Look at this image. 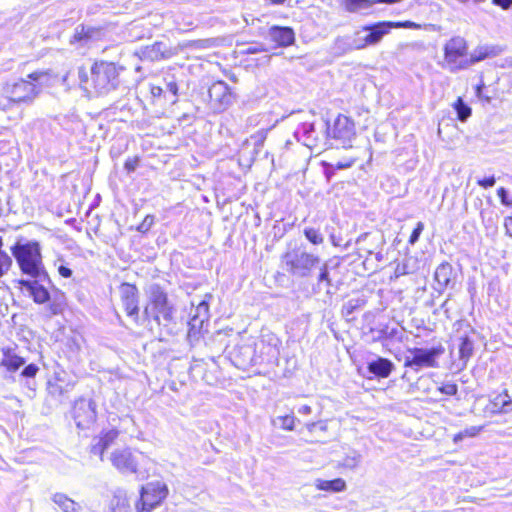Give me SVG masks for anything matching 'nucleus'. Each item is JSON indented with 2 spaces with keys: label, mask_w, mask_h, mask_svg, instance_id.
Masks as SVG:
<instances>
[{
  "label": "nucleus",
  "mask_w": 512,
  "mask_h": 512,
  "mask_svg": "<svg viewBox=\"0 0 512 512\" xmlns=\"http://www.w3.org/2000/svg\"><path fill=\"white\" fill-rule=\"evenodd\" d=\"M325 128L327 135L339 141L344 148L351 147L350 143L356 132L354 122L349 117L340 114L334 120L332 126L326 122Z\"/></svg>",
  "instance_id": "nucleus-9"
},
{
  "label": "nucleus",
  "mask_w": 512,
  "mask_h": 512,
  "mask_svg": "<svg viewBox=\"0 0 512 512\" xmlns=\"http://www.w3.org/2000/svg\"><path fill=\"white\" fill-rule=\"evenodd\" d=\"M493 3L503 9H508L512 5V0H493Z\"/></svg>",
  "instance_id": "nucleus-59"
},
{
  "label": "nucleus",
  "mask_w": 512,
  "mask_h": 512,
  "mask_svg": "<svg viewBox=\"0 0 512 512\" xmlns=\"http://www.w3.org/2000/svg\"><path fill=\"white\" fill-rule=\"evenodd\" d=\"M210 100L218 104L220 107H225L231 102L232 94L228 84L224 81H216L209 88Z\"/></svg>",
  "instance_id": "nucleus-18"
},
{
  "label": "nucleus",
  "mask_w": 512,
  "mask_h": 512,
  "mask_svg": "<svg viewBox=\"0 0 512 512\" xmlns=\"http://www.w3.org/2000/svg\"><path fill=\"white\" fill-rule=\"evenodd\" d=\"M490 52L487 47H479L474 50L473 53L468 55L469 67L486 59L489 56Z\"/></svg>",
  "instance_id": "nucleus-37"
},
{
  "label": "nucleus",
  "mask_w": 512,
  "mask_h": 512,
  "mask_svg": "<svg viewBox=\"0 0 512 512\" xmlns=\"http://www.w3.org/2000/svg\"><path fill=\"white\" fill-rule=\"evenodd\" d=\"M399 0H374V4L377 3H386V4H393L398 2Z\"/></svg>",
  "instance_id": "nucleus-64"
},
{
  "label": "nucleus",
  "mask_w": 512,
  "mask_h": 512,
  "mask_svg": "<svg viewBox=\"0 0 512 512\" xmlns=\"http://www.w3.org/2000/svg\"><path fill=\"white\" fill-rule=\"evenodd\" d=\"M211 298V295L206 294L205 298L198 302L194 310L191 312V318L188 323L191 332H200L204 323L209 320V300Z\"/></svg>",
  "instance_id": "nucleus-15"
},
{
  "label": "nucleus",
  "mask_w": 512,
  "mask_h": 512,
  "mask_svg": "<svg viewBox=\"0 0 512 512\" xmlns=\"http://www.w3.org/2000/svg\"><path fill=\"white\" fill-rule=\"evenodd\" d=\"M26 363L25 359L19 356L15 349L3 347L0 349V371L12 375Z\"/></svg>",
  "instance_id": "nucleus-16"
},
{
  "label": "nucleus",
  "mask_w": 512,
  "mask_h": 512,
  "mask_svg": "<svg viewBox=\"0 0 512 512\" xmlns=\"http://www.w3.org/2000/svg\"><path fill=\"white\" fill-rule=\"evenodd\" d=\"M138 166V158H129L125 161L124 167L127 172H133Z\"/></svg>",
  "instance_id": "nucleus-52"
},
{
  "label": "nucleus",
  "mask_w": 512,
  "mask_h": 512,
  "mask_svg": "<svg viewBox=\"0 0 512 512\" xmlns=\"http://www.w3.org/2000/svg\"><path fill=\"white\" fill-rule=\"evenodd\" d=\"M453 106L460 121L464 122L470 117L471 108L463 101L462 98L459 97Z\"/></svg>",
  "instance_id": "nucleus-34"
},
{
  "label": "nucleus",
  "mask_w": 512,
  "mask_h": 512,
  "mask_svg": "<svg viewBox=\"0 0 512 512\" xmlns=\"http://www.w3.org/2000/svg\"><path fill=\"white\" fill-rule=\"evenodd\" d=\"M72 416L79 429H89L96 421V403L92 399L80 398L75 401Z\"/></svg>",
  "instance_id": "nucleus-11"
},
{
  "label": "nucleus",
  "mask_w": 512,
  "mask_h": 512,
  "mask_svg": "<svg viewBox=\"0 0 512 512\" xmlns=\"http://www.w3.org/2000/svg\"><path fill=\"white\" fill-rule=\"evenodd\" d=\"M269 37L281 47H287L294 43L295 34L290 27L272 26L269 29Z\"/></svg>",
  "instance_id": "nucleus-20"
},
{
  "label": "nucleus",
  "mask_w": 512,
  "mask_h": 512,
  "mask_svg": "<svg viewBox=\"0 0 512 512\" xmlns=\"http://www.w3.org/2000/svg\"><path fill=\"white\" fill-rule=\"evenodd\" d=\"M112 512H132L131 505L128 501L126 494L118 491L111 500Z\"/></svg>",
  "instance_id": "nucleus-31"
},
{
  "label": "nucleus",
  "mask_w": 512,
  "mask_h": 512,
  "mask_svg": "<svg viewBox=\"0 0 512 512\" xmlns=\"http://www.w3.org/2000/svg\"><path fill=\"white\" fill-rule=\"evenodd\" d=\"M11 250L24 274L39 277L40 280H48V274L42 265L40 246L37 242L17 243Z\"/></svg>",
  "instance_id": "nucleus-3"
},
{
  "label": "nucleus",
  "mask_w": 512,
  "mask_h": 512,
  "mask_svg": "<svg viewBox=\"0 0 512 512\" xmlns=\"http://www.w3.org/2000/svg\"><path fill=\"white\" fill-rule=\"evenodd\" d=\"M483 429V426H470L463 431H460L454 436V442H459L466 437H475L477 436Z\"/></svg>",
  "instance_id": "nucleus-38"
},
{
  "label": "nucleus",
  "mask_w": 512,
  "mask_h": 512,
  "mask_svg": "<svg viewBox=\"0 0 512 512\" xmlns=\"http://www.w3.org/2000/svg\"><path fill=\"white\" fill-rule=\"evenodd\" d=\"M395 273H396V276L406 274V273H407V271H406L405 266L400 267V266L398 265V266H397V268H396Z\"/></svg>",
  "instance_id": "nucleus-63"
},
{
  "label": "nucleus",
  "mask_w": 512,
  "mask_h": 512,
  "mask_svg": "<svg viewBox=\"0 0 512 512\" xmlns=\"http://www.w3.org/2000/svg\"><path fill=\"white\" fill-rule=\"evenodd\" d=\"M122 305L128 316L138 317V289L130 283H122L119 287Z\"/></svg>",
  "instance_id": "nucleus-14"
},
{
  "label": "nucleus",
  "mask_w": 512,
  "mask_h": 512,
  "mask_svg": "<svg viewBox=\"0 0 512 512\" xmlns=\"http://www.w3.org/2000/svg\"><path fill=\"white\" fill-rule=\"evenodd\" d=\"M119 435L118 430L116 429H110L108 431H105L101 434V436L98 438V440L102 443L106 449L111 446L114 441L117 439Z\"/></svg>",
  "instance_id": "nucleus-40"
},
{
  "label": "nucleus",
  "mask_w": 512,
  "mask_h": 512,
  "mask_svg": "<svg viewBox=\"0 0 512 512\" xmlns=\"http://www.w3.org/2000/svg\"><path fill=\"white\" fill-rule=\"evenodd\" d=\"M315 486L318 490L342 492L346 489V482L342 478H336L333 480L317 479L315 481Z\"/></svg>",
  "instance_id": "nucleus-29"
},
{
  "label": "nucleus",
  "mask_w": 512,
  "mask_h": 512,
  "mask_svg": "<svg viewBox=\"0 0 512 512\" xmlns=\"http://www.w3.org/2000/svg\"><path fill=\"white\" fill-rule=\"evenodd\" d=\"M391 28V21H383L373 25L364 26L363 31H367L368 34L363 39H355L354 48L363 49L366 46L379 43L381 39L390 32Z\"/></svg>",
  "instance_id": "nucleus-13"
},
{
  "label": "nucleus",
  "mask_w": 512,
  "mask_h": 512,
  "mask_svg": "<svg viewBox=\"0 0 512 512\" xmlns=\"http://www.w3.org/2000/svg\"><path fill=\"white\" fill-rule=\"evenodd\" d=\"M34 280H21L20 284L30 293L36 303L43 304L50 299L45 283L50 284V279L40 280L39 277H33Z\"/></svg>",
  "instance_id": "nucleus-17"
},
{
  "label": "nucleus",
  "mask_w": 512,
  "mask_h": 512,
  "mask_svg": "<svg viewBox=\"0 0 512 512\" xmlns=\"http://www.w3.org/2000/svg\"><path fill=\"white\" fill-rule=\"evenodd\" d=\"M304 235L307 238V240L314 245L322 244L324 241V238L322 234L319 232V230L312 227H306L304 229Z\"/></svg>",
  "instance_id": "nucleus-39"
},
{
  "label": "nucleus",
  "mask_w": 512,
  "mask_h": 512,
  "mask_svg": "<svg viewBox=\"0 0 512 512\" xmlns=\"http://www.w3.org/2000/svg\"><path fill=\"white\" fill-rule=\"evenodd\" d=\"M354 164V160H346V161H338L336 164L333 165L336 169H346L351 167Z\"/></svg>",
  "instance_id": "nucleus-54"
},
{
  "label": "nucleus",
  "mask_w": 512,
  "mask_h": 512,
  "mask_svg": "<svg viewBox=\"0 0 512 512\" xmlns=\"http://www.w3.org/2000/svg\"><path fill=\"white\" fill-rule=\"evenodd\" d=\"M171 56L169 49L162 42H155L140 50V58L148 61H159Z\"/></svg>",
  "instance_id": "nucleus-19"
},
{
  "label": "nucleus",
  "mask_w": 512,
  "mask_h": 512,
  "mask_svg": "<svg viewBox=\"0 0 512 512\" xmlns=\"http://www.w3.org/2000/svg\"><path fill=\"white\" fill-rule=\"evenodd\" d=\"M154 224V216L153 215H147L144 220L139 224L137 227V230L141 233H145L150 230V228Z\"/></svg>",
  "instance_id": "nucleus-45"
},
{
  "label": "nucleus",
  "mask_w": 512,
  "mask_h": 512,
  "mask_svg": "<svg viewBox=\"0 0 512 512\" xmlns=\"http://www.w3.org/2000/svg\"><path fill=\"white\" fill-rule=\"evenodd\" d=\"M37 97V86L27 77L8 81L2 88L0 109L6 111L16 104L30 105Z\"/></svg>",
  "instance_id": "nucleus-2"
},
{
  "label": "nucleus",
  "mask_w": 512,
  "mask_h": 512,
  "mask_svg": "<svg viewBox=\"0 0 512 512\" xmlns=\"http://www.w3.org/2000/svg\"><path fill=\"white\" fill-rule=\"evenodd\" d=\"M408 354L404 357V366L419 372L423 368H437L438 358L445 352L442 344L432 348H410Z\"/></svg>",
  "instance_id": "nucleus-7"
},
{
  "label": "nucleus",
  "mask_w": 512,
  "mask_h": 512,
  "mask_svg": "<svg viewBox=\"0 0 512 512\" xmlns=\"http://www.w3.org/2000/svg\"><path fill=\"white\" fill-rule=\"evenodd\" d=\"M151 93L154 97H160L164 93V88L160 85H152Z\"/></svg>",
  "instance_id": "nucleus-57"
},
{
  "label": "nucleus",
  "mask_w": 512,
  "mask_h": 512,
  "mask_svg": "<svg viewBox=\"0 0 512 512\" xmlns=\"http://www.w3.org/2000/svg\"><path fill=\"white\" fill-rule=\"evenodd\" d=\"M474 344L473 341L468 336L460 337L459 343V359L463 362L465 366L469 361L471 356L473 355Z\"/></svg>",
  "instance_id": "nucleus-32"
},
{
  "label": "nucleus",
  "mask_w": 512,
  "mask_h": 512,
  "mask_svg": "<svg viewBox=\"0 0 512 512\" xmlns=\"http://www.w3.org/2000/svg\"><path fill=\"white\" fill-rule=\"evenodd\" d=\"M101 37V30L91 26L80 25L75 29L73 42H81L87 44L90 41L97 40Z\"/></svg>",
  "instance_id": "nucleus-26"
},
{
  "label": "nucleus",
  "mask_w": 512,
  "mask_h": 512,
  "mask_svg": "<svg viewBox=\"0 0 512 512\" xmlns=\"http://www.w3.org/2000/svg\"><path fill=\"white\" fill-rule=\"evenodd\" d=\"M163 82H164V87H163L164 91L166 90V91L170 92L175 97V100L173 101V102H175L176 98L178 96V85H177L174 75L165 76L163 79Z\"/></svg>",
  "instance_id": "nucleus-42"
},
{
  "label": "nucleus",
  "mask_w": 512,
  "mask_h": 512,
  "mask_svg": "<svg viewBox=\"0 0 512 512\" xmlns=\"http://www.w3.org/2000/svg\"><path fill=\"white\" fill-rule=\"evenodd\" d=\"M491 414L509 413L512 411V400L507 392L495 396L485 408Z\"/></svg>",
  "instance_id": "nucleus-22"
},
{
  "label": "nucleus",
  "mask_w": 512,
  "mask_h": 512,
  "mask_svg": "<svg viewBox=\"0 0 512 512\" xmlns=\"http://www.w3.org/2000/svg\"><path fill=\"white\" fill-rule=\"evenodd\" d=\"M325 285L327 288H330L332 285V280L329 276V270L327 263L322 264L320 267V271L317 278V285L316 287L321 290V286Z\"/></svg>",
  "instance_id": "nucleus-36"
},
{
  "label": "nucleus",
  "mask_w": 512,
  "mask_h": 512,
  "mask_svg": "<svg viewBox=\"0 0 512 512\" xmlns=\"http://www.w3.org/2000/svg\"><path fill=\"white\" fill-rule=\"evenodd\" d=\"M392 24V28H400V27H403V28H412V27H415V23L411 22V21H405V22H391Z\"/></svg>",
  "instance_id": "nucleus-55"
},
{
  "label": "nucleus",
  "mask_w": 512,
  "mask_h": 512,
  "mask_svg": "<svg viewBox=\"0 0 512 512\" xmlns=\"http://www.w3.org/2000/svg\"><path fill=\"white\" fill-rule=\"evenodd\" d=\"M423 230H424L423 222H418L416 224V227L414 228V230L412 231V233L410 235L409 244L414 245L419 240V237Z\"/></svg>",
  "instance_id": "nucleus-46"
},
{
  "label": "nucleus",
  "mask_w": 512,
  "mask_h": 512,
  "mask_svg": "<svg viewBox=\"0 0 512 512\" xmlns=\"http://www.w3.org/2000/svg\"><path fill=\"white\" fill-rule=\"evenodd\" d=\"M369 373L379 378H387L394 369V364L387 358L377 357L367 364Z\"/></svg>",
  "instance_id": "nucleus-21"
},
{
  "label": "nucleus",
  "mask_w": 512,
  "mask_h": 512,
  "mask_svg": "<svg viewBox=\"0 0 512 512\" xmlns=\"http://www.w3.org/2000/svg\"><path fill=\"white\" fill-rule=\"evenodd\" d=\"M27 78L37 86V95L41 93L43 88L53 86L56 76L50 70H37L27 75Z\"/></svg>",
  "instance_id": "nucleus-25"
},
{
  "label": "nucleus",
  "mask_w": 512,
  "mask_h": 512,
  "mask_svg": "<svg viewBox=\"0 0 512 512\" xmlns=\"http://www.w3.org/2000/svg\"><path fill=\"white\" fill-rule=\"evenodd\" d=\"M167 494L166 485L159 481L146 484L141 489L140 500L136 503V512H151L166 498Z\"/></svg>",
  "instance_id": "nucleus-8"
},
{
  "label": "nucleus",
  "mask_w": 512,
  "mask_h": 512,
  "mask_svg": "<svg viewBox=\"0 0 512 512\" xmlns=\"http://www.w3.org/2000/svg\"><path fill=\"white\" fill-rule=\"evenodd\" d=\"M453 268L450 263L443 262L435 270L434 280L436 286L434 289L442 293L450 284Z\"/></svg>",
  "instance_id": "nucleus-23"
},
{
  "label": "nucleus",
  "mask_w": 512,
  "mask_h": 512,
  "mask_svg": "<svg viewBox=\"0 0 512 512\" xmlns=\"http://www.w3.org/2000/svg\"><path fill=\"white\" fill-rule=\"evenodd\" d=\"M312 412V408L309 405H302L298 409V413L301 415H309Z\"/></svg>",
  "instance_id": "nucleus-61"
},
{
  "label": "nucleus",
  "mask_w": 512,
  "mask_h": 512,
  "mask_svg": "<svg viewBox=\"0 0 512 512\" xmlns=\"http://www.w3.org/2000/svg\"><path fill=\"white\" fill-rule=\"evenodd\" d=\"M306 428L308 432L313 433L317 428H319L321 431H326L327 425L324 421L311 422L306 424Z\"/></svg>",
  "instance_id": "nucleus-48"
},
{
  "label": "nucleus",
  "mask_w": 512,
  "mask_h": 512,
  "mask_svg": "<svg viewBox=\"0 0 512 512\" xmlns=\"http://www.w3.org/2000/svg\"><path fill=\"white\" fill-rule=\"evenodd\" d=\"M374 5V0H344L343 6L350 13L367 12Z\"/></svg>",
  "instance_id": "nucleus-30"
},
{
  "label": "nucleus",
  "mask_w": 512,
  "mask_h": 512,
  "mask_svg": "<svg viewBox=\"0 0 512 512\" xmlns=\"http://www.w3.org/2000/svg\"><path fill=\"white\" fill-rule=\"evenodd\" d=\"M496 179L494 176L486 177L483 179H479L477 184L485 189L493 187L495 185Z\"/></svg>",
  "instance_id": "nucleus-50"
},
{
  "label": "nucleus",
  "mask_w": 512,
  "mask_h": 512,
  "mask_svg": "<svg viewBox=\"0 0 512 512\" xmlns=\"http://www.w3.org/2000/svg\"><path fill=\"white\" fill-rule=\"evenodd\" d=\"M294 135L298 141H302L303 144L309 148H313L317 145L318 137L313 123H302L295 130Z\"/></svg>",
  "instance_id": "nucleus-24"
},
{
  "label": "nucleus",
  "mask_w": 512,
  "mask_h": 512,
  "mask_svg": "<svg viewBox=\"0 0 512 512\" xmlns=\"http://www.w3.org/2000/svg\"><path fill=\"white\" fill-rule=\"evenodd\" d=\"M444 67L452 73L469 68L467 41L461 36L449 39L443 48Z\"/></svg>",
  "instance_id": "nucleus-6"
},
{
  "label": "nucleus",
  "mask_w": 512,
  "mask_h": 512,
  "mask_svg": "<svg viewBox=\"0 0 512 512\" xmlns=\"http://www.w3.org/2000/svg\"><path fill=\"white\" fill-rule=\"evenodd\" d=\"M123 67L105 60L95 61L90 70L81 66L78 68L80 88L90 94L107 95L120 85V73Z\"/></svg>",
  "instance_id": "nucleus-1"
},
{
  "label": "nucleus",
  "mask_w": 512,
  "mask_h": 512,
  "mask_svg": "<svg viewBox=\"0 0 512 512\" xmlns=\"http://www.w3.org/2000/svg\"><path fill=\"white\" fill-rule=\"evenodd\" d=\"M439 391L448 396H454L457 394L458 387L454 383H445L439 387Z\"/></svg>",
  "instance_id": "nucleus-47"
},
{
  "label": "nucleus",
  "mask_w": 512,
  "mask_h": 512,
  "mask_svg": "<svg viewBox=\"0 0 512 512\" xmlns=\"http://www.w3.org/2000/svg\"><path fill=\"white\" fill-rule=\"evenodd\" d=\"M273 422L279 424L284 430L292 431L295 426V417L293 415L278 416Z\"/></svg>",
  "instance_id": "nucleus-41"
},
{
  "label": "nucleus",
  "mask_w": 512,
  "mask_h": 512,
  "mask_svg": "<svg viewBox=\"0 0 512 512\" xmlns=\"http://www.w3.org/2000/svg\"><path fill=\"white\" fill-rule=\"evenodd\" d=\"M145 313L151 315L158 325L168 326L174 320L175 308L168 301L166 292L158 284L149 287V305Z\"/></svg>",
  "instance_id": "nucleus-5"
},
{
  "label": "nucleus",
  "mask_w": 512,
  "mask_h": 512,
  "mask_svg": "<svg viewBox=\"0 0 512 512\" xmlns=\"http://www.w3.org/2000/svg\"><path fill=\"white\" fill-rule=\"evenodd\" d=\"M142 453L130 448L115 449L110 455L112 465L121 473H136Z\"/></svg>",
  "instance_id": "nucleus-12"
},
{
  "label": "nucleus",
  "mask_w": 512,
  "mask_h": 512,
  "mask_svg": "<svg viewBox=\"0 0 512 512\" xmlns=\"http://www.w3.org/2000/svg\"><path fill=\"white\" fill-rule=\"evenodd\" d=\"M53 502L63 512H80L81 505L63 493H55Z\"/></svg>",
  "instance_id": "nucleus-27"
},
{
  "label": "nucleus",
  "mask_w": 512,
  "mask_h": 512,
  "mask_svg": "<svg viewBox=\"0 0 512 512\" xmlns=\"http://www.w3.org/2000/svg\"><path fill=\"white\" fill-rule=\"evenodd\" d=\"M497 195L499 196L500 200H501V203L503 205H506L508 206L510 203L507 201V191L505 188L503 187H500L498 190H497Z\"/></svg>",
  "instance_id": "nucleus-53"
},
{
  "label": "nucleus",
  "mask_w": 512,
  "mask_h": 512,
  "mask_svg": "<svg viewBox=\"0 0 512 512\" xmlns=\"http://www.w3.org/2000/svg\"><path fill=\"white\" fill-rule=\"evenodd\" d=\"M362 299H350L342 307V314L344 316H350L356 309L363 305Z\"/></svg>",
  "instance_id": "nucleus-43"
},
{
  "label": "nucleus",
  "mask_w": 512,
  "mask_h": 512,
  "mask_svg": "<svg viewBox=\"0 0 512 512\" xmlns=\"http://www.w3.org/2000/svg\"><path fill=\"white\" fill-rule=\"evenodd\" d=\"M279 340L274 336H267V339L263 337L259 343L256 344V350L252 353L250 347L245 349L250 356V363L258 364L262 362L272 363L278 360L279 357Z\"/></svg>",
  "instance_id": "nucleus-10"
},
{
  "label": "nucleus",
  "mask_w": 512,
  "mask_h": 512,
  "mask_svg": "<svg viewBox=\"0 0 512 512\" xmlns=\"http://www.w3.org/2000/svg\"><path fill=\"white\" fill-rule=\"evenodd\" d=\"M105 450L106 447H104L98 439L97 442L91 447V453L94 455H99L101 460H103V454Z\"/></svg>",
  "instance_id": "nucleus-49"
},
{
  "label": "nucleus",
  "mask_w": 512,
  "mask_h": 512,
  "mask_svg": "<svg viewBox=\"0 0 512 512\" xmlns=\"http://www.w3.org/2000/svg\"><path fill=\"white\" fill-rule=\"evenodd\" d=\"M3 239L0 237V277L5 275L12 265L11 257L2 249Z\"/></svg>",
  "instance_id": "nucleus-35"
},
{
  "label": "nucleus",
  "mask_w": 512,
  "mask_h": 512,
  "mask_svg": "<svg viewBox=\"0 0 512 512\" xmlns=\"http://www.w3.org/2000/svg\"><path fill=\"white\" fill-rule=\"evenodd\" d=\"M361 461V455L357 452H353L352 455H347L343 461L342 466L349 469L356 468Z\"/></svg>",
  "instance_id": "nucleus-44"
},
{
  "label": "nucleus",
  "mask_w": 512,
  "mask_h": 512,
  "mask_svg": "<svg viewBox=\"0 0 512 512\" xmlns=\"http://www.w3.org/2000/svg\"><path fill=\"white\" fill-rule=\"evenodd\" d=\"M260 51H264V48L263 47H258V46H253V47H249L247 49V53H257V52H260Z\"/></svg>",
  "instance_id": "nucleus-62"
},
{
  "label": "nucleus",
  "mask_w": 512,
  "mask_h": 512,
  "mask_svg": "<svg viewBox=\"0 0 512 512\" xmlns=\"http://www.w3.org/2000/svg\"><path fill=\"white\" fill-rule=\"evenodd\" d=\"M48 390L52 395L60 396L63 394V388L56 383H52L51 381L48 382Z\"/></svg>",
  "instance_id": "nucleus-51"
},
{
  "label": "nucleus",
  "mask_w": 512,
  "mask_h": 512,
  "mask_svg": "<svg viewBox=\"0 0 512 512\" xmlns=\"http://www.w3.org/2000/svg\"><path fill=\"white\" fill-rule=\"evenodd\" d=\"M38 365L34 363H30L22 369L19 374V378L21 381H24V385L31 391L35 392L36 390V382L34 381L35 376L39 372Z\"/></svg>",
  "instance_id": "nucleus-28"
},
{
  "label": "nucleus",
  "mask_w": 512,
  "mask_h": 512,
  "mask_svg": "<svg viewBox=\"0 0 512 512\" xmlns=\"http://www.w3.org/2000/svg\"><path fill=\"white\" fill-rule=\"evenodd\" d=\"M504 227L506 230V234L512 237V216H508L504 220Z\"/></svg>",
  "instance_id": "nucleus-56"
},
{
  "label": "nucleus",
  "mask_w": 512,
  "mask_h": 512,
  "mask_svg": "<svg viewBox=\"0 0 512 512\" xmlns=\"http://www.w3.org/2000/svg\"><path fill=\"white\" fill-rule=\"evenodd\" d=\"M275 124L276 121L272 124L268 122L267 124L263 125L257 132L251 135L250 141L252 142L255 150H258L263 146L268 131H270L275 126Z\"/></svg>",
  "instance_id": "nucleus-33"
},
{
  "label": "nucleus",
  "mask_w": 512,
  "mask_h": 512,
  "mask_svg": "<svg viewBox=\"0 0 512 512\" xmlns=\"http://www.w3.org/2000/svg\"><path fill=\"white\" fill-rule=\"evenodd\" d=\"M281 259L284 270L298 278L309 277L312 270L321 262L319 256L307 252L302 246L289 248Z\"/></svg>",
  "instance_id": "nucleus-4"
},
{
  "label": "nucleus",
  "mask_w": 512,
  "mask_h": 512,
  "mask_svg": "<svg viewBox=\"0 0 512 512\" xmlns=\"http://www.w3.org/2000/svg\"><path fill=\"white\" fill-rule=\"evenodd\" d=\"M58 272L62 277L68 278L72 275V270L66 266L61 265L58 268Z\"/></svg>",
  "instance_id": "nucleus-58"
},
{
  "label": "nucleus",
  "mask_w": 512,
  "mask_h": 512,
  "mask_svg": "<svg viewBox=\"0 0 512 512\" xmlns=\"http://www.w3.org/2000/svg\"><path fill=\"white\" fill-rule=\"evenodd\" d=\"M182 47L203 48V45H202V41H189V42L182 44Z\"/></svg>",
  "instance_id": "nucleus-60"
}]
</instances>
